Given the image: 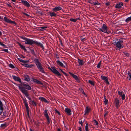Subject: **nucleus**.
<instances>
[{
  "label": "nucleus",
  "mask_w": 131,
  "mask_h": 131,
  "mask_svg": "<svg viewBox=\"0 0 131 131\" xmlns=\"http://www.w3.org/2000/svg\"><path fill=\"white\" fill-rule=\"evenodd\" d=\"M34 61L37 66V68L39 71L41 72L45 73V72L43 68L42 67V64L39 62L38 59H35Z\"/></svg>",
  "instance_id": "nucleus-3"
},
{
  "label": "nucleus",
  "mask_w": 131,
  "mask_h": 131,
  "mask_svg": "<svg viewBox=\"0 0 131 131\" xmlns=\"http://www.w3.org/2000/svg\"><path fill=\"white\" fill-rule=\"evenodd\" d=\"M27 97L28 99L29 100H30L29 102V104H31V103L30 102H31V101H32L31 100V98L30 97H28V96Z\"/></svg>",
  "instance_id": "nucleus-45"
},
{
  "label": "nucleus",
  "mask_w": 131,
  "mask_h": 131,
  "mask_svg": "<svg viewBox=\"0 0 131 131\" xmlns=\"http://www.w3.org/2000/svg\"><path fill=\"white\" fill-rule=\"evenodd\" d=\"M21 2L23 5L26 7H29L30 6V4L26 1L21 0Z\"/></svg>",
  "instance_id": "nucleus-11"
},
{
  "label": "nucleus",
  "mask_w": 131,
  "mask_h": 131,
  "mask_svg": "<svg viewBox=\"0 0 131 131\" xmlns=\"http://www.w3.org/2000/svg\"><path fill=\"white\" fill-rule=\"evenodd\" d=\"M3 105L2 101L0 100V109L1 111H3L4 108L3 107Z\"/></svg>",
  "instance_id": "nucleus-23"
},
{
  "label": "nucleus",
  "mask_w": 131,
  "mask_h": 131,
  "mask_svg": "<svg viewBox=\"0 0 131 131\" xmlns=\"http://www.w3.org/2000/svg\"><path fill=\"white\" fill-rule=\"evenodd\" d=\"M99 29L102 31L104 32H106L107 34H109L111 32V31L107 30V27L105 24H103V25L102 28H100Z\"/></svg>",
  "instance_id": "nucleus-7"
},
{
  "label": "nucleus",
  "mask_w": 131,
  "mask_h": 131,
  "mask_svg": "<svg viewBox=\"0 0 131 131\" xmlns=\"http://www.w3.org/2000/svg\"><path fill=\"white\" fill-rule=\"evenodd\" d=\"M123 5V3L122 2L116 4L115 6L116 8H119Z\"/></svg>",
  "instance_id": "nucleus-15"
},
{
  "label": "nucleus",
  "mask_w": 131,
  "mask_h": 131,
  "mask_svg": "<svg viewBox=\"0 0 131 131\" xmlns=\"http://www.w3.org/2000/svg\"><path fill=\"white\" fill-rule=\"evenodd\" d=\"M0 45L3 46V47H5L6 46L4 44H3L2 42L0 41Z\"/></svg>",
  "instance_id": "nucleus-53"
},
{
  "label": "nucleus",
  "mask_w": 131,
  "mask_h": 131,
  "mask_svg": "<svg viewBox=\"0 0 131 131\" xmlns=\"http://www.w3.org/2000/svg\"><path fill=\"white\" fill-rule=\"evenodd\" d=\"M118 94L121 96L122 95H123V92H120V91H118Z\"/></svg>",
  "instance_id": "nucleus-44"
},
{
  "label": "nucleus",
  "mask_w": 131,
  "mask_h": 131,
  "mask_svg": "<svg viewBox=\"0 0 131 131\" xmlns=\"http://www.w3.org/2000/svg\"><path fill=\"white\" fill-rule=\"evenodd\" d=\"M20 37L21 39L24 40L26 41L25 43L26 44H28L32 45V44H34L37 46L40 47L42 49H44L43 46L40 42H39L37 41H34L32 40L27 38L23 36H21Z\"/></svg>",
  "instance_id": "nucleus-2"
},
{
  "label": "nucleus",
  "mask_w": 131,
  "mask_h": 131,
  "mask_svg": "<svg viewBox=\"0 0 131 131\" xmlns=\"http://www.w3.org/2000/svg\"><path fill=\"white\" fill-rule=\"evenodd\" d=\"M104 103L105 105H106L107 104L108 102V100H105L104 101Z\"/></svg>",
  "instance_id": "nucleus-48"
},
{
  "label": "nucleus",
  "mask_w": 131,
  "mask_h": 131,
  "mask_svg": "<svg viewBox=\"0 0 131 131\" xmlns=\"http://www.w3.org/2000/svg\"><path fill=\"white\" fill-rule=\"evenodd\" d=\"M47 27V26H43L40 27V28L42 29H45Z\"/></svg>",
  "instance_id": "nucleus-50"
},
{
  "label": "nucleus",
  "mask_w": 131,
  "mask_h": 131,
  "mask_svg": "<svg viewBox=\"0 0 131 131\" xmlns=\"http://www.w3.org/2000/svg\"><path fill=\"white\" fill-rule=\"evenodd\" d=\"M18 44L19 46H20V48L22 49H23L25 51H26L27 50L26 49L25 46H24L22 45L21 43L18 42Z\"/></svg>",
  "instance_id": "nucleus-21"
},
{
  "label": "nucleus",
  "mask_w": 131,
  "mask_h": 131,
  "mask_svg": "<svg viewBox=\"0 0 131 131\" xmlns=\"http://www.w3.org/2000/svg\"><path fill=\"white\" fill-rule=\"evenodd\" d=\"M70 20L74 22H75L77 21V19H76L71 18L70 19Z\"/></svg>",
  "instance_id": "nucleus-37"
},
{
  "label": "nucleus",
  "mask_w": 131,
  "mask_h": 131,
  "mask_svg": "<svg viewBox=\"0 0 131 131\" xmlns=\"http://www.w3.org/2000/svg\"><path fill=\"white\" fill-rule=\"evenodd\" d=\"M129 80H130V79H131V75H129Z\"/></svg>",
  "instance_id": "nucleus-63"
},
{
  "label": "nucleus",
  "mask_w": 131,
  "mask_h": 131,
  "mask_svg": "<svg viewBox=\"0 0 131 131\" xmlns=\"http://www.w3.org/2000/svg\"><path fill=\"white\" fill-rule=\"evenodd\" d=\"M80 90H81V91L82 93L84 94V95H85L86 96V97L87 96V95H86V94L84 92L83 90L82 89V88H81V89H80Z\"/></svg>",
  "instance_id": "nucleus-35"
},
{
  "label": "nucleus",
  "mask_w": 131,
  "mask_h": 131,
  "mask_svg": "<svg viewBox=\"0 0 131 131\" xmlns=\"http://www.w3.org/2000/svg\"><path fill=\"white\" fill-rule=\"evenodd\" d=\"M83 61L82 60H81L79 59V61L78 62L79 63V64L82 66L83 65L84 63H83Z\"/></svg>",
  "instance_id": "nucleus-26"
},
{
  "label": "nucleus",
  "mask_w": 131,
  "mask_h": 131,
  "mask_svg": "<svg viewBox=\"0 0 131 131\" xmlns=\"http://www.w3.org/2000/svg\"><path fill=\"white\" fill-rule=\"evenodd\" d=\"M108 114V112L107 111H105V114L104 115V117H105L106 115H107Z\"/></svg>",
  "instance_id": "nucleus-49"
},
{
  "label": "nucleus",
  "mask_w": 131,
  "mask_h": 131,
  "mask_svg": "<svg viewBox=\"0 0 131 131\" xmlns=\"http://www.w3.org/2000/svg\"><path fill=\"white\" fill-rule=\"evenodd\" d=\"M10 24H15V25H16L17 24L16 23L15 21H12L11 20L10 23Z\"/></svg>",
  "instance_id": "nucleus-43"
},
{
  "label": "nucleus",
  "mask_w": 131,
  "mask_h": 131,
  "mask_svg": "<svg viewBox=\"0 0 131 131\" xmlns=\"http://www.w3.org/2000/svg\"><path fill=\"white\" fill-rule=\"evenodd\" d=\"M105 5L106 6H108L110 5V3L109 2H107L105 3Z\"/></svg>",
  "instance_id": "nucleus-57"
},
{
  "label": "nucleus",
  "mask_w": 131,
  "mask_h": 131,
  "mask_svg": "<svg viewBox=\"0 0 131 131\" xmlns=\"http://www.w3.org/2000/svg\"><path fill=\"white\" fill-rule=\"evenodd\" d=\"M48 124H49L50 123V119L49 116L46 117Z\"/></svg>",
  "instance_id": "nucleus-30"
},
{
  "label": "nucleus",
  "mask_w": 131,
  "mask_h": 131,
  "mask_svg": "<svg viewBox=\"0 0 131 131\" xmlns=\"http://www.w3.org/2000/svg\"><path fill=\"white\" fill-rule=\"evenodd\" d=\"M12 77L15 81H18L21 84H22V82L21 81V79L19 77L14 75H12Z\"/></svg>",
  "instance_id": "nucleus-9"
},
{
  "label": "nucleus",
  "mask_w": 131,
  "mask_h": 131,
  "mask_svg": "<svg viewBox=\"0 0 131 131\" xmlns=\"http://www.w3.org/2000/svg\"><path fill=\"white\" fill-rule=\"evenodd\" d=\"M69 73L78 82H80V80L79 78L76 75H74L72 73L69 72Z\"/></svg>",
  "instance_id": "nucleus-8"
},
{
  "label": "nucleus",
  "mask_w": 131,
  "mask_h": 131,
  "mask_svg": "<svg viewBox=\"0 0 131 131\" xmlns=\"http://www.w3.org/2000/svg\"><path fill=\"white\" fill-rule=\"evenodd\" d=\"M24 80L27 82H29L30 80V79L29 75H25L24 76Z\"/></svg>",
  "instance_id": "nucleus-12"
},
{
  "label": "nucleus",
  "mask_w": 131,
  "mask_h": 131,
  "mask_svg": "<svg viewBox=\"0 0 131 131\" xmlns=\"http://www.w3.org/2000/svg\"><path fill=\"white\" fill-rule=\"evenodd\" d=\"M121 96L122 97V99L123 100H124L125 99V94H123Z\"/></svg>",
  "instance_id": "nucleus-42"
},
{
  "label": "nucleus",
  "mask_w": 131,
  "mask_h": 131,
  "mask_svg": "<svg viewBox=\"0 0 131 131\" xmlns=\"http://www.w3.org/2000/svg\"><path fill=\"white\" fill-rule=\"evenodd\" d=\"M92 4L95 5H99L100 4L98 2H97V3L93 2Z\"/></svg>",
  "instance_id": "nucleus-46"
},
{
  "label": "nucleus",
  "mask_w": 131,
  "mask_h": 131,
  "mask_svg": "<svg viewBox=\"0 0 131 131\" xmlns=\"http://www.w3.org/2000/svg\"><path fill=\"white\" fill-rule=\"evenodd\" d=\"M21 84H19L18 86L19 88L22 92L24 94L26 97H28L29 95L28 93V91L25 89H26L28 90H31V89L30 86L28 83L24 84V83L22 82Z\"/></svg>",
  "instance_id": "nucleus-1"
},
{
  "label": "nucleus",
  "mask_w": 131,
  "mask_h": 131,
  "mask_svg": "<svg viewBox=\"0 0 131 131\" xmlns=\"http://www.w3.org/2000/svg\"><path fill=\"white\" fill-rule=\"evenodd\" d=\"M90 108H88V107L87 106L85 110V114H86L89 113L90 112Z\"/></svg>",
  "instance_id": "nucleus-22"
},
{
  "label": "nucleus",
  "mask_w": 131,
  "mask_h": 131,
  "mask_svg": "<svg viewBox=\"0 0 131 131\" xmlns=\"http://www.w3.org/2000/svg\"><path fill=\"white\" fill-rule=\"evenodd\" d=\"M9 66L10 67L14 69L15 68V67L12 64H9Z\"/></svg>",
  "instance_id": "nucleus-39"
},
{
  "label": "nucleus",
  "mask_w": 131,
  "mask_h": 131,
  "mask_svg": "<svg viewBox=\"0 0 131 131\" xmlns=\"http://www.w3.org/2000/svg\"><path fill=\"white\" fill-rule=\"evenodd\" d=\"M34 66V65L33 64H26L25 67L27 68H31L32 66Z\"/></svg>",
  "instance_id": "nucleus-32"
},
{
  "label": "nucleus",
  "mask_w": 131,
  "mask_h": 131,
  "mask_svg": "<svg viewBox=\"0 0 131 131\" xmlns=\"http://www.w3.org/2000/svg\"><path fill=\"white\" fill-rule=\"evenodd\" d=\"M48 13L51 17L53 16L56 17L57 16L56 14L54 12H49Z\"/></svg>",
  "instance_id": "nucleus-20"
},
{
  "label": "nucleus",
  "mask_w": 131,
  "mask_h": 131,
  "mask_svg": "<svg viewBox=\"0 0 131 131\" xmlns=\"http://www.w3.org/2000/svg\"><path fill=\"white\" fill-rule=\"evenodd\" d=\"M56 56L57 58H59V57L57 54H56Z\"/></svg>",
  "instance_id": "nucleus-60"
},
{
  "label": "nucleus",
  "mask_w": 131,
  "mask_h": 131,
  "mask_svg": "<svg viewBox=\"0 0 131 131\" xmlns=\"http://www.w3.org/2000/svg\"><path fill=\"white\" fill-rule=\"evenodd\" d=\"M31 103L34 106H36L37 105L38 103H37L36 102H35L34 101V100L32 101H31Z\"/></svg>",
  "instance_id": "nucleus-27"
},
{
  "label": "nucleus",
  "mask_w": 131,
  "mask_h": 131,
  "mask_svg": "<svg viewBox=\"0 0 131 131\" xmlns=\"http://www.w3.org/2000/svg\"><path fill=\"white\" fill-rule=\"evenodd\" d=\"M101 78L102 80H105V81L104 82H106V83L108 84H109V83L108 81V79L106 77L104 76H101Z\"/></svg>",
  "instance_id": "nucleus-10"
},
{
  "label": "nucleus",
  "mask_w": 131,
  "mask_h": 131,
  "mask_svg": "<svg viewBox=\"0 0 131 131\" xmlns=\"http://www.w3.org/2000/svg\"><path fill=\"white\" fill-rule=\"evenodd\" d=\"M39 99L41 100L42 102H43L45 103H48V101L47 100L44 98L42 97H39Z\"/></svg>",
  "instance_id": "nucleus-19"
},
{
  "label": "nucleus",
  "mask_w": 131,
  "mask_h": 131,
  "mask_svg": "<svg viewBox=\"0 0 131 131\" xmlns=\"http://www.w3.org/2000/svg\"><path fill=\"white\" fill-rule=\"evenodd\" d=\"M88 82L91 85L94 86V82L90 80H89L88 81Z\"/></svg>",
  "instance_id": "nucleus-31"
},
{
  "label": "nucleus",
  "mask_w": 131,
  "mask_h": 131,
  "mask_svg": "<svg viewBox=\"0 0 131 131\" xmlns=\"http://www.w3.org/2000/svg\"><path fill=\"white\" fill-rule=\"evenodd\" d=\"M131 74L130 73V71H128V75L129 76L130 75H131Z\"/></svg>",
  "instance_id": "nucleus-58"
},
{
  "label": "nucleus",
  "mask_w": 131,
  "mask_h": 131,
  "mask_svg": "<svg viewBox=\"0 0 131 131\" xmlns=\"http://www.w3.org/2000/svg\"><path fill=\"white\" fill-rule=\"evenodd\" d=\"M54 111H55L56 113H58L59 115H60L61 114L57 110L55 109L54 110Z\"/></svg>",
  "instance_id": "nucleus-41"
},
{
  "label": "nucleus",
  "mask_w": 131,
  "mask_h": 131,
  "mask_svg": "<svg viewBox=\"0 0 131 131\" xmlns=\"http://www.w3.org/2000/svg\"><path fill=\"white\" fill-rule=\"evenodd\" d=\"M92 2V1H91V0L89 1V3H91L92 4L93 3Z\"/></svg>",
  "instance_id": "nucleus-61"
},
{
  "label": "nucleus",
  "mask_w": 131,
  "mask_h": 131,
  "mask_svg": "<svg viewBox=\"0 0 131 131\" xmlns=\"http://www.w3.org/2000/svg\"><path fill=\"white\" fill-rule=\"evenodd\" d=\"M57 64L61 67H65V66L63 65V63L59 60H57Z\"/></svg>",
  "instance_id": "nucleus-16"
},
{
  "label": "nucleus",
  "mask_w": 131,
  "mask_h": 131,
  "mask_svg": "<svg viewBox=\"0 0 131 131\" xmlns=\"http://www.w3.org/2000/svg\"><path fill=\"white\" fill-rule=\"evenodd\" d=\"M1 50L3 51H5V52H7V53H8V49H3Z\"/></svg>",
  "instance_id": "nucleus-51"
},
{
  "label": "nucleus",
  "mask_w": 131,
  "mask_h": 131,
  "mask_svg": "<svg viewBox=\"0 0 131 131\" xmlns=\"http://www.w3.org/2000/svg\"><path fill=\"white\" fill-rule=\"evenodd\" d=\"M57 131H61V130L60 128H58V129Z\"/></svg>",
  "instance_id": "nucleus-64"
},
{
  "label": "nucleus",
  "mask_w": 131,
  "mask_h": 131,
  "mask_svg": "<svg viewBox=\"0 0 131 131\" xmlns=\"http://www.w3.org/2000/svg\"><path fill=\"white\" fill-rule=\"evenodd\" d=\"M93 122H94V125H97L98 124V122L95 119H94L93 121Z\"/></svg>",
  "instance_id": "nucleus-33"
},
{
  "label": "nucleus",
  "mask_w": 131,
  "mask_h": 131,
  "mask_svg": "<svg viewBox=\"0 0 131 131\" xmlns=\"http://www.w3.org/2000/svg\"><path fill=\"white\" fill-rule=\"evenodd\" d=\"M88 123H87L86 124V125L85 126V130L86 131H89L88 127Z\"/></svg>",
  "instance_id": "nucleus-34"
},
{
  "label": "nucleus",
  "mask_w": 131,
  "mask_h": 131,
  "mask_svg": "<svg viewBox=\"0 0 131 131\" xmlns=\"http://www.w3.org/2000/svg\"><path fill=\"white\" fill-rule=\"evenodd\" d=\"M123 38L121 39L119 41L117 39H116V41L115 42V45L116 47L119 48H121L122 47L121 44L123 42Z\"/></svg>",
  "instance_id": "nucleus-5"
},
{
  "label": "nucleus",
  "mask_w": 131,
  "mask_h": 131,
  "mask_svg": "<svg viewBox=\"0 0 131 131\" xmlns=\"http://www.w3.org/2000/svg\"><path fill=\"white\" fill-rule=\"evenodd\" d=\"M51 68L49 67L48 68L54 73L59 77L61 75V74L56 69L55 67H51Z\"/></svg>",
  "instance_id": "nucleus-6"
},
{
  "label": "nucleus",
  "mask_w": 131,
  "mask_h": 131,
  "mask_svg": "<svg viewBox=\"0 0 131 131\" xmlns=\"http://www.w3.org/2000/svg\"><path fill=\"white\" fill-rule=\"evenodd\" d=\"M48 110H45L44 111V114L45 117L49 116L47 113Z\"/></svg>",
  "instance_id": "nucleus-29"
},
{
  "label": "nucleus",
  "mask_w": 131,
  "mask_h": 131,
  "mask_svg": "<svg viewBox=\"0 0 131 131\" xmlns=\"http://www.w3.org/2000/svg\"><path fill=\"white\" fill-rule=\"evenodd\" d=\"M101 61H100V62L98 63L97 66V67L98 68H100V66L101 64Z\"/></svg>",
  "instance_id": "nucleus-40"
},
{
  "label": "nucleus",
  "mask_w": 131,
  "mask_h": 131,
  "mask_svg": "<svg viewBox=\"0 0 131 131\" xmlns=\"http://www.w3.org/2000/svg\"><path fill=\"white\" fill-rule=\"evenodd\" d=\"M59 40L60 42V43H61V45L62 46V45H63V43H62V41L61 39H59Z\"/></svg>",
  "instance_id": "nucleus-56"
},
{
  "label": "nucleus",
  "mask_w": 131,
  "mask_h": 131,
  "mask_svg": "<svg viewBox=\"0 0 131 131\" xmlns=\"http://www.w3.org/2000/svg\"><path fill=\"white\" fill-rule=\"evenodd\" d=\"M78 129L79 130H81V127H79V129Z\"/></svg>",
  "instance_id": "nucleus-62"
},
{
  "label": "nucleus",
  "mask_w": 131,
  "mask_h": 131,
  "mask_svg": "<svg viewBox=\"0 0 131 131\" xmlns=\"http://www.w3.org/2000/svg\"><path fill=\"white\" fill-rule=\"evenodd\" d=\"M63 73L66 76H68L69 75L68 74H67V73H66L65 72H63Z\"/></svg>",
  "instance_id": "nucleus-59"
},
{
  "label": "nucleus",
  "mask_w": 131,
  "mask_h": 131,
  "mask_svg": "<svg viewBox=\"0 0 131 131\" xmlns=\"http://www.w3.org/2000/svg\"><path fill=\"white\" fill-rule=\"evenodd\" d=\"M131 20V16L127 18L125 20L126 22H128Z\"/></svg>",
  "instance_id": "nucleus-36"
},
{
  "label": "nucleus",
  "mask_w": 131,
  "mask_h": 131,
  "mask_svg": "<svg viewBox=\"0 0 131 131\" xmlns=\"http://www.w3.org/2000/svg\"><path fill=\"white\" fill-rule=\"evenodd\" d=\"M80 38L81 39V41L82 42L84 41L85 40V38H83V37L82 36H81L80 37Z\"/></svg>",
  "instance_id": "nucleus-38"
},
{
  "label": "nucleus",
  "mask_w": 131,
  "mask_h": 131,
  "mask_svg": "<svg viewBox=\"0 0 131 131\" xmlns=\"http://www.w3.org/2000/svg\"><path fill=\"white\" fill-rule=\"evenodd\" d=\"M18 59L20 62L24 63H26L28 61H27L24 60L20 58H18Z\"/></svg>",
  "instance_id": "nucleus-24"
},
{
  "label": "nucleus",
  "mask_w": 131,
  "mask_h": 131,
  "mask_svg": "<svg viewBox=\"0 0 131 131\" xmlns=\"http://www.w3.org/2000/svg\"><path fill=\"white\" fill-rule=\"evenodd\" d=\"M6 124H4L1 125V127H6Z\"/></svg>",
  "instance_id": "nucleus-47"
},
{
  "label": "nucleus",
  "mask_w": 131,
  "mask_h": 131,
  "mask_svg": "<svg viewBox=\"0 0 131 131\" xmlns=\"http://www.w3.org/2000/svg\"><path fill=\"white\" fill-rule=\"evenodd\" d=\"M4 19L5 21L8 23H10L11 21L10 20L8 19L6 17H5L4 18Z\"/></svg>",
  "instance_id": "nucleus-25"
},
{
  "label": "nucleus",
  "mask_w": 131,
  "mask_h": 131,
  "mask_svg": "<svg viewBox=\"0 0 131 131\" xmlns=\"http://www.w3.org/2000/svg\"><path fill=\"white\" fill-rule=\"evenodd\" d=\"M79 123L82 126H83V122L82 121H79Z\"/></svg>",
  "instance_id": "nucleus-55"
},
{
  "label": "nucleus",
  "mask_w": 131,
  "mask_h": 131,
  "mask_svg": "<svg viewBox=\"0 0 131 131\" xmlns=\"http://www.w3.org/2000/svg\"><path fill=\"white\" fill-rule=\"evenodd\" d=\"M124 53L125 55H126L128 57H129V54L128 53L126 52H124Z\"/></svg>",
  "instance_id": "nucleus-52"
},
{
  "label": "nucleus",
  "mask_w": 131,
  "mask_h": 131,
  "mask_svg": "<svg viewBox=\"0 0 131 131\" xmlns=\"http://www.w3.org/2000/svg\"><path fill=\"white\" fill-rule=\"evenodd\" d=\"M62 8L60 7H56L54 8H53V10L54 12H57V11H59L62 9Z\"/></svg>",
  "instance_id": "nucleus-13"
},
{
  "label": "nucleus",
  "mask_w": 131,
  "mask_h": 131,
  "mask_svg": "<svg viewBox=\"0 0 131 131\" xmlns=\"http://www.w3.org/2000/svg\"><path fill=\"white\" fill-rule=\"evenodd\" d=\"M33 82L36 83L37 84H39L41 85L43 84V83L41 81L35 79H33Z\"/></svg>",
  "instance_id": "nucleus-17"
},
{
  "label": "nucleus",
  "mask_w": 131,
  "mask_h": 131,
  "mask_svg": "<svg viewBox=\"0 0 131 131\" xmlns=\"http://www.w3.org/2000/svg\"><path fill=\"white\" fill-rule=\"evenodd\" d=\"M65 112L67 113V114L69 115H71V110L69 108H66Z\"/></svg>",
  "instance_id": "nucleus-18"
},
{
  "label": "nucleus",
  "mask_w": 131,
  "mask_h": 131,
  "mask_svg": "<svg viewBox=\"0 0 131 131\" xmlns=\"http://www.w3.org/2000/svg\"><path fill=\"white\" fill-rule=\"evenodd\" d=\"M115 104L117 108L119 107V100L118 99L116 98L115 99Z\"/></svg>",
  "instance_id": "nucleus-14"
},
{
  "label": "nucleus",
  "mask_w": 131,
  "mask_h": 131,
  "mask_svg": "<svg viewBox=\"0 0 131 131\" xmlns=\"http://www.w3.org/2000/svg\"><path fill=\"white\" fill-rule=\"evenodd\" d=\"M23 100L24 103V104L26 108V110L27 112L28 117L29 116V107L28 104V103L26 98H24L23 97H21Z\"/></svg>",
  "instance_id": "nucleus-4"
},
{
  "label": "nucleus",
  "mask_w": 131,
  "mask_h": 131,
  "mask_svg": "<svg viewBox=\"0 0 131 131\" xmlns=\"http://www.w3.org/2000/svg\"><path fill=\"white\" fill-rule=\"evenodd\" d=\"M23 14H24V15H26L27 16V17H29L30 16L29 15H28V14L25 13H23Z\"/></svg>",
  "instance_id": "nucleus-54"
},
{
  "label": "nucleus",
  "mask_w": 131,
  "mask_h": 131,
  "mask_svg": "<svg viewBox=\"0 0 131 131\" xmlns=\"http://www.w3.org/2000/svg\"><path fill=\"white\" fill-rule=\"evenodd\" d=\"M30 50L31 52V53L35 56H36V54L34 51V50L33 49H30Z\"/></svg>",
  "instance_id": "nucleus-28"
}]
</instances>
